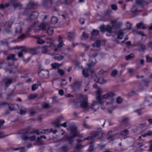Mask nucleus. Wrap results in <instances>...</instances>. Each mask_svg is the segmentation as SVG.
Returning a JSON list of instances; mask_svg holds the SVG:
<instances>
[{
  "label": "nucleus",
  "instance_id": "1a4fd4ad",
  "mask_svg": "<svg viewBox=\"0 0 152 152\" xmlns=\"http://www.w3.org/2000/svg\"><path fill=\"white\" fill-rule=\"evenodd\" d=\"M46 25L44 22L40 23L38 22H35L30 27L28 28L27 31L30 32L33 30L35 33H37L39 30H45Z\"/></svg>",
  "mask_w": 152,
  "mask_h": 152
},
{
  "label": "nucleus",
  "instance_id": "603ef678",
  "mask_svg": "<svg viewBox=\"0 0 152 152\" xmlns=\"http://www.w3.org/2000/svg\"><path fill=\"white\" fill-rule=\"evenodd\" d=\"M140 48L142 51H144L146 49L145 46L143 44H141L140 45Z\"/></svg>",
  "mask_w": 152,
  "mask_h": 152
},
{
  "label": "nucleus",
  "instance_id": "58836bf2",
  "mask_svg": "<svg viewBox=\"0 0 152 152\" xmlns=\"http://www.w3.org/2000/svg\"><path fill=\"white\" fill-rule=\"evenodd\" d=\"M88 37V35L85 32H83V33L82 35L81 36V38L82 39H86Z\"/></svg>",
  "mask_w": 152,
  "mask_h": 152
},
{
  "label": "nucleus",
  "instance_id": "5fc2aeb1",
  "mask_svg": "<svg viewBox=\"0 0 152 152\" xmlns=\"http://www.w3.org/2000/svg\"><path fill=\"white\" fill-rule=\"evenodd\" d=\"M53 0H52V3H51V2H50V1H48V3H47V7H46V6H44V5H43V6H44V7H46V8H48V7H50V6H49H49H48V5H49V4H50V5H51V7H53Z\"/></svg>",
  "mask_w": 152,
  "mask_h": 152
},
{
  "label": "nucleus",
  "instance_id": "e2e57ef3",
  "mask_svg": "<svg viewBox=\"0 0 152 152\" xmlns=\"http://www.w3.org/2000/svg\"><path fill=\"white\" fill-rule=\"evenodd\" d=\"M117 71L116 70H113L111 72V75L112 76H115L117 74Z\"/></svg>",
  "mask_w": 152,
  "mask_h": 152
},
{
  "label": "nucleus",
  "instance_id": "de8ad7c7",
  "mask_svg": "<svg viewBox=\"0 0 152 152\" xmlns=\"http://www.w3.org/2000/svg\"><path fill=\"white\" fill-rule=\"evenodd\" d=\"M43 5L47 7V4L48 3L49 1H50L51 3H52V0H42Z\"/></svg>",
  "mask_w": 152,
  "mask_h": 152
},
{
  "label": "nucleus",
  "instance_id": "c03bdc74",
  "mask_svg": "<svg viewBox=\"0 0 152 152\" xmlns=\"http://www.w3.org/2000/svg\"><path fill=\"white\" fill-rule=\"evenodd\" d=\"M91 145H90L88 149V151L89 152H91L93 151L94 150L93 145L94 144L93 143L91 142Z\"/></svg>",
  "mask_w": 152,
  "mask_h": 152
},
{
  "label": "nucleus",
  "instance_id": "49530a36",
  "mask_svg": "<svg viewBox=\"0 0 152 152\" xmlns=\"http://www.w3.org/2000/svg\"><path fill=\"white\" fill-rule=\"evenodd\" d=\"M99 33V31L97 30L94 29L92 31V35H97Z\"/></svg>",
  "mask_w": 152,
  "mask_h": 152
},
{
  "label": "nucleus",
  "instance_id": "e433bc0d",
  "mask_svg": "<svg viewBox=\"0 0 152 152\" xmlns=\"http://www.w3.org/2000/svg\"><path fill=\"white\" fill-rule=\"evenodd\" d=\"M53 32V29L52 27H50L47 30V33L49 35L52 34Z\"/></svg>",
  "mask_w": 152,
  "mask_h": 152
},
{
  "label": "nucleus",
  "instance_id": "79ce46f5",
  "mask_svg": "<svg viewBox=\"0 0 152 152\" xmlns=\"http://www.w3.org/2000/svg\"><path fill=\"white\" fill-rule=\"evenodd\" d=\"M61 150L64 152H67L68 150V147L66 145L64 146L61 148Z\"/></svg>",
  "mask_w": 152,
  "mask_h": 152
},
{
  "label": "nucleus",
  "instance_id": "ddd939ff",
  "mask_svg": "<svg viewBox=\"0 0 152 152\" xmlns=\"http://www.w3.org/2000/svg\"><path fill=\"white\" fill-rule=\"evenodd\" d=\"M39 15V13L37 12H34L32 13L31 14L28 16L27 19L28 22H30L32 20L37 18Z\"/></svg>",
  "mask_w": 152,
  "mask_h": 152
},
{
  "label": "nucleus",
  "instance_id": "c85d7f7f",
  "mask_svg": "<svg viewBox=\"0 0 152 152\" xmlns=\"http://www.w3.org/2000/svg\"><path fill=\"white\" fill-rule=\"evenodd\" d=\"M60 121L59 119H57L55 121L52 122V124L55 125L56 127H58L60 126Z\"/></svg>",
  "mask_w": 152,
  "mask_h": 152
},
{
  "label": "nucleus",
  "instance_id": "9b49d317",
  "mask_svg": "<svg viewBox=\"0 0 152 152\" xmlns=\"http://www.w3.org/2000/svg\"><path fill=\"white\" fill-rule=\"evenodd\" d=\"M15 55L14 54H10L7 56V60H10V62H11V63H9L8 67L9 68H10V67L11 66L12 67V68L13 67H15V66H14L13 65V61H16V59L15 58Z\"/></svg>",
  "mask_w": 152,
  "mask_h": 152
},
{
  "label": "nucleus",
  "instance_id": "f8f14e48",
  "mask_svg": "<svg viewBox=\"0 0 152 152\" xmlns=\"http://www.w3.org/2000/svg\"><path fill=\"white\" fill-rule=\"evenodd\" d=\"M15 79H12V80L10 78L7 77L3 78L2 80V82L5 84V89H6V88H7L11 84L13 81H15Z\"/></svg>",
  "mask_w": 152,
  "mask_h": 152
},
{
  "label": "nucleus",
  "instance_id": "3c124183",
  "mask_svg": "<svg viewBox=\"0 0 152 152\" xmlns=\"http://www.w3.org/2000/svg\"><path fill=\"white\" fill-rule=\"evenodd\" d=\"M143 82L144 84L145 85L144 87L147 88L148 85L149 81L148 80H143Z\"/></svg>",
  "mask_w": 152,
  "mask_h": 152
},
{
  "label": "nucleus",
  "instance_id": "a211bd4d",
  "mask_svg": "<svg viewBox=\"0 0 152 152\" xmlns=\"http://www.w3.org/2000/svg\"><path fill=\"white\" fill-rule=\"evenodd\" d=\"M38 75L41 78H47L48 77L49 71L48 70L44 72L40 71L38 73Z\"/></svg>",
  "mask_w": 152,
  "mask_h": 152
},
{
  "label": "nucleus",
  "instance_id": "20e7f679",
  "mask_svg": "<svg viewBox=\"0 0 152 152\" xmlns=\"http://www.w3.org/2000/svg\"><path fill=\"white\" fill-rule=\"evenodd\" d=\"M11 39V38H9L8 40V42L7 40L5 39L0 42V44L1 46H6L7 48L9 49H20V51L18 53V56L19 57H21L23 56V54L26 53L27 52V50L25 48L24 46H16L13 47L11 48H10L8 42H14L15 43L16 41L14 39H12V40H10V39Z\"/></svg>",
  "mask_w": 152,
  "mask_h": 152
},
{
  "label": "nucleus",
  "instance_id": "8fccbe9b",
  "mask_svg": "<svg viewBox=\"0 0 152 152\" xmlns=\"http://www.w3.org/2000/svg\"><path fill=\"white\" fill-rule=\"evenodd\" d=\"M38 88V86L36 84H34L32 86V90L34 91L37 89Z\"/></svg>",
  "mask_w": 152,
  "mask_h": 152
},
{
  "label": "nucleus",
  "instance_id": "4468645a",
  "mask_svg": "<svg viewBox=\"0 0 152 152\" xmlns=\"http://www.w3.org/2000/svg\"><path fill=\"white\" fill-rule=\"evenodd\" d=\"M99 134H98L96 133L94 134V135H92L91 136H89L87 137L86 138L84 139L83 140H81L80 139H78L77 140V141L78 143L81 141H84L85 140H93L95 138H98L97 137L99 136Z\"/></svg>",
  "mask_w": 152,
  "mask_h": 152
},
{
  "label": "nucleus",
  "instance_id": "4d7b16f0",
  "mask_svg": "<svg viewBox=\"0 0 152 152\" xmlns=\"http://www.w3.org/2000/svg\"><path fill=\"white\" fill-rule=\"evenodd\" d=\"M131 11L132 12H136L138 11V10L136 7V6H134L131 9Z\"/></svg>",
  "mask_w": 152,
  "mask_h": 152
},
{
  "label": "nucleus",
  "instance_id": "2f4dec72",
  "mask_svg": "<svg viewBox=\"0 0 152 152\" xmlns=\"http://www.w3.org/2000/svg\"><path fill=\"white\" fill-rule=\"evenodd\" d=\"M141 137H142L141 136H139L138 138L139 140H138V141L136 142L135 141H134V144H137V146L140 147L142 146L143 145V144L142 142H139V140L141 139Z\"/></svg>",
  "mask_w": 152,
  "mask_h": 152
},
{
  "label": "nucleus",
  "instance_id": "338daca9",
  "mask_svg": "<svg viewBox=\"0 0 152 152\" xmlns=\"http://www.w3.org/2000/svg\"><path fill=\"white\" fill-rule=\"evenodd\" d=\"M149 151H152V140L150 141Z\"/></svg>",
  "mask_w": 152,
  "mask_h": 152
},
{
  "label": "nucleus",
  "instance_id": "680f3d73",
  "mask_svg": "<svg viewBox=\"0 0 152 152\" xmlns=\"http://www.w3.org/2000/svg\"><path fill=\"white\" fill-rule=\"evenodd\" d=\"M117 29L118 28H113L111 32V33L110 34L109 33H108V31H107L108 33L106 34L107 36H111V34H112V33L113 32L115 31V30Z\"/></svg>",
  "mask_w": 152,
  "mask_h": 152
},
{
  "label": "nucleus",
  "instance_id": "39448f33",
  "mask_svg": "<svg viewBox=\"0 0 152 152\" xmlns=\"http://www.w3.org/2000/svg\"><path fill=\"white\" fill-rule=\"evenodd\" d=\"M110 24L112 26L108 25L107 26L104 25L100 26L99 27L100 29L102 32H104L107 31L110 34L113 28H119L121 26L122 23L121 22H118L116 20H112L110 21Z\"/></svg>",
  "mask_w": 152,
  "mask_h": 152
},
{
  "label": "nucleus",
  "instance_id": "c9c22d12",
  "mask_svg": "<svg viewBox=\"0 0 152 152\" xmlns=\"http://www.w3.org/2000/svg\"><path fill=\"white\" fill-rule=\"evenodd\" d=\"M58 21L57 18L53 16L51 18V23L53 24H55Z\"/></svg>",
  "mask_w": 152,
  "mask_h": 152
},
{
  "label": "nucleus",
  "instance_id": "72a5a7b5",
  "mask_svg": "<svg viewBox=\"0 0 152 152\" xmlns=\"http://www.w3.org/2000/svg\"><path fill=\"white\" fill-rule=\"evenodd\" d=\"M62 4H64V5L66 4H67V0H61L57 3L56 5L58 6Z\"/></svg>",
  "mask_w": 152,
  "mask_h": 152
},
{
  "label": "nucleus",
  "instance_id": "69168bd1",
  "mask_svg": "<svg viewBox=\"0 0 152 152\" xmlns=\"http://www.w3.org/2000/svg\"><path fill=\"white\" fill-rule=\"evenodd\" d=\"M127 69L128 72L131 74H132L134 71L133 69L130 68H128Z\"/></svg>",
  "mask_w": 152,
  "mask_h": 152
},
{
  "label": "nucleus",
  "instance_id": "a19ab883",
  "mask_svg": "<svg viewBox=\"0 0 152 152\" xmlns=\"http://www.w3.org/2000/svg\"><path fill=\"white\" fill-rule=\"evenodd\" d=\"M134 56V55L133 53L130 54L129 55L125 57V59L126 60H128L132 58Z\"/></svg>",
  "mask_w": 152,
  "mask_h": 152
},
{
  "label": "nucleus",
  "instance_id": "2eb2a0df",
  "mask_svg": "<svg viewBox=\"0 0 152 152\" xmlns=\"http://www.w3.org/2000/svg\"><path fill=\"white\" fill-rule=\"evenodd\" d=\"M15 21L17 22V23H18L19 26L15 28V32L16 33H20L21 32L22 29V27L24 25V23L23 22H19V20H15L14 22Z\"/></svg>",
  "mask_w": 152,
  "mask_h": 152
},
{
  "label": "nucleus",
  "instance_id": "a18cd8bd",
  "mask_svg": "<svg viewBox=\"0 0 152 152\" xmlns=\"http://www.w3.org/2000/svg\"><path fill=\"white\" fill-rule=\"evenodd\" d=\"M146 101L150 102L152 104V96H148L147 97V99H146Z\"/></svg>",
  "mask_w": 152,
  "mask_h": 152
},
{
  "label": "nucleus",
  "instance_id": "bf43d9fd",
  "mask_svg": "<svg viewBox=\"0 0 152 152\" xmlns=\"http://www.w3.org/2000/svg\"><path fill=\"white\" fill-rule=\"evenodd\" d=\"M111 9L114 10H116L117 9V6L114 4H112L111 5Z\"/></svg>",
  "mask_w": 152,
  "mask_h": 152
},
{
  "label": "nucleus",
  "instance_id": "6e6d98bb",
  "mask_svg": "<svg viewBox=\"0 0 152 152\" xmlns=\"http://www.w3.org/2000/svg\"><path fill=\"white\" fill-rule=\"evenodd\" d=\"M116 100L118 104L121 103L123 101L122 99L120 97H118Z\"/></svg>",
  "mask_w": 152,
  "mask_h": 152
},
{
  "label": "nucleus",
  "instance_id": "dca6fc26",
  "mask_svg": "<svg viewBox=\"0 0 152 152\" xmlns=\"http://www.w3.org/2000/svg\"><path fill=\"white\" fill-rule=\"evenodd\" d=\"M43 138L45 139H46V137L44 135H42L40 137H37L36 141V142L37 145H41L43 144L44 142L42 140Z\"/></svg>",
  "mask_w": 152,
  "mask_h": 152
},
{
  "label": "nucleus",
  "instance_id": "5701e85b",
  "mask_svg": "<svg viewBox=\"0 0 152 152\" xmlns=\"http://www.w3.org/2000/svg\"><path fill=\"white\" fill-rule=\"evenodd\" d=\"M83 146L79 143L77 144L76 146V149L74 152H81V149L83 147Z\"/></svg>",
  "mask_w": 152,
  "mask_h": 152
},
{
  "label": "nucleus",
  "instance_id": "052dcab7",
  "mask_svg": "<svg viewBox=\"0 0 152 152\" xmlns=\"http://www.w3.org/2000/svg\"><path fill=\"white\" fill-rule=\"evenodd\" d=\"M58 72L61 75H64V70L60 69H58Z\"/></svg>",
  "mask_w": 152,
  "mask_h": 152
},
{
  "label": "nucleus",
  "instance_id": "7ed1b4c3",
  "mask_svg": "<svg viewBox=\"0 0 152 152\" xmlns=\"http://www.w3.org/2000/svg\"><path fill=\"white\" fill-rule=\"evenodd\" d=\"M45 40L46 41L47 43H50V45L48 47L45 46L42 47V51L44 53L50 51L51 52L50 54L52 55L56 54L60 50V48L64 45L63 40L60 37L58 38L59 43L57 45H56L50 39L47 38Z\"/></svg>",
  "mask_w": 152,
  "mask_h": 152
},
{
  "label": "nucleus",
  "instance_id": "473e14b6",
  "mask_svg": "<svg viewBox=\"0 0 152 152\" xmlns=\"http://www.w3.org/2000/svg\"><path fill=\"white\" fill-rule=\"evenodd\" d=\"M129 118L127 117H124L122 119V122L123 124H129Z\"/></svg>",
  "mask_w": 152,
  "mask_h": 152
},
{
  "label": "nucleus",
  "instance_id": "ea45409f",
  "mask_svg": "<svg viewBox=\"0 0 152 152\" xmlns=\"http://www.w3.org/2000/svg\"><path fill=\"white\" fill-rule=\"evenodd\" d=\"M65 57V56L64 57L63 56H55L54 57V58L55 59L58 60V61H61V60L64 57Z\"/></svg>",
  "mask_w": 152,
  "mask_h": 152
},
{
  "label": "nucleus",
  "instance_id": "4c0bfd02",
  "mask_svg": "<svg viewBox=\"0 0 152 152\" xmlns=\"http://www.w3.org/2000/svg\"><path fill=\"white\" fill-rule=\"evenodd\" d=\"M37 96V94H30L28 96V98L30 99H33Z\"/></svg>",
  "mask_w": 152,
  "mask_h": 152
},
{
  "label": "nucleus",
  "instance_id": "412c9836",
  "mask_svg": "<svg viewBox=\"0 0 152 152\" xmlns=\"http://www.w3.org/2000/svg\"><path fill=\"white\" fill-rule=\"evenodd\" d=\"M136 4L140 7H143L144 4L145 3V0H135Z\"/></svg>",
  "mask_w": 152,
  "mask_h": 152
},
{
  "label": "nucleus",
  "instance_id": "a878e982",
  "mask_svg": "<svg viewBox=\"0 0 152 152\" xmlns=\"http://www.w3.org/2000/svg\"><path fill=\"white\" fill-rule=\"evenodd\" d=\"M81 86L80 83L78 82H75L73 84V87L76 89H79Z\"/></svg>",
  "mask_w": 152,
  "mask_h": 152
},
{
  "label": "nucleus",
  "instance_id": "774afa93",
  "mask_svg": "<svg viewBox=\"0 0 152 152\" xmlns=\"http://www.w3.org/2000/svg\"><path fill=\"white\" fill-rule=\"evenodd\" d=\"M143 151V150L142 148H140L137 147V150L135 152H142Z\"/></svg>",
  "mask_w": 152,
  "mask_h": 152
},
{
  "label": "nucleus",
  "instance_id": "6e6552de",
  "mask_svg": "<svg viewBox=\"0 0 152 152\" xmlns=\"http://www.w3.org/2000/svg\"><path fill=\"white\" fill-rule=\"evenodd\" d=\"M70 129L71 132L73 136H66L65 138L70 144H72L73 142L74 139L75 137L78 136L79 137H83V135L79 134V132L77 130V127L76 126H71Z\"/></svg>",
  "mask_w": 152,
  "mask_h": 152
},
{
  "label": "nucleus",
  "instance_id": "864d4df0",
  "mask_svg": "<svg viewBox=\"0 0 152 152\" xmlns=\"http://www.w3.org/2000/svg\"><path fill=\"white\" fill-rule=\"evenodd\" d=\"M42 106L43 108H47L49 107V104L47 103H44L42 104Z\"/></svg>",
  "mask_w": 152,
  "mask_h": 152
},
{
  "label": "nucleus",
  "instance_id": "4be33fe9",
  "mask_svg": "<svg viewBox=\"0 0 152 152\" xmlns=\"http://www.w3.org/2000/svg\"><path fill=\"white\" fill-rule=\"evenodd\" d=\"M136 26L137 28H142L144 30L147 27L146 25H144L141 22L136 25Z\"/></svg>",
  "mask_w": 152,
  "mask_h": 152
},
{
  "label": "nucleus",
  "instance_id": "423d86ee",
  "mask_svg": "<svg viewBox=\"0 0 152 152\" xmlns=\"http://www.w3.org/2000/svg\"><path fill=\"white\" fill-rule=\"evenodd\" d=\"M128 133V130L127 129H125L121 131L120 134L117 133L113 135H111L112 134V131H110L107 133V138L108 139L111 140L109 143L112 144L114 139L117 138V137L120 138L121 140L125 139L126 138L125 136L127 135Z\"/></svg>",
  "mask_w": 152,
  "mask_h": 152
},
{
  "label": "nucleus",
  "instance_id": "aec40b11",
  "mask_svg": "<svg viewBox=\"0 0 152 152\" xmlns=\"http://www.w3.org/2000/svg\"><path fill=\"white\" fill-rule=\"evenodd\" d=\"M38 5V4L34 2H30L26 6V8L27 9L34 8Z\"/></svg>",
  "mask_w": 152,
  "mask_h": 152
},
{
  "label": "nucleus",
  "instance_id": "c756f323",
  "mask_svg": "<svg viewBox=\"0 0 152 152\" xmlns=\"http://www.w3.org/2000/svg\"><path fill=\"white\" fill-rule=\"evenodd\" d=\"M101 45V43L100 41L99 40H96L95 42L93 44V45L94 47H99Z\"/></svg>",
  "mask_w": 152,
  "mask_h": 152
},
{
  "label": "nucleus",
  "instance_id": "bb28decb",
  "mask_svg": "<svg viewBox=\"0 0 152 152\" xmlns=\"http://www.w3.org/2000/svg\"><path fill=\"white\" fill-rule=\"evenodd\" d=\"M68 38L70 41H72L75 36V34L73 32H69L68 33Z\"/></svg>",
  "mask_w": 152,
  "mask_h": 152
},
{
  "label": "nucleus",
  "instance_id": "f257e3e1",
  "mask_svg": "<svg viewBox=\"0 0 152 152\" xmlns=\"http://www.w3.org/2000/svg\"><path fill=\"white\" fill-rule=\"evenodd\" d=\"M94 88L97 89L96 92V100H93L91 105L88 104V97L86 95H81L78 98H76L74 100H71L69 103L72 102L74 105H77L80 103L81 107L85 110L94 112L98 110L99 104L101 105L102 109H104L106 106L107 105L111 106L114 102L115 98L114 96L115 94L113 92H108L104 95L102 96V93L101 88L98 87L96 84L93 85Z\"/></svg>",
  "mask_w": 152,
  "mask_h": 152
},
{
  "label": "nucleus",
  "instance_id": "13d9d810",
  "mask_svg": "<svg viewBox=\"0 0 152 152\" xmlns=\"http://www.w3.org/2000/svg\"><path fill=\"white\" fill-rule=\"evenodd\" d=\"M146 61L147 62H151L152 61V58L150 57L148 55L146 56Z\"/></svg>",
  "mask_w": 152,
  "mask_h": 152
},
{
  "label": "nucleus",
  "instance_id": "0eeeda50",
  "mask_svg": "<svg viewBox=\"0 0 152 152\" xmlns=\"http://www.w3.org/2000/svg\"><path fill=\"white\" fill-rule=\"evenodd\" d=\"M18 134H20L22 139L24 140L25 142H29L28 144L27 145L26 147L28 148H31V145L30 143V141L34 140L36 139V136L33 135L29 137V133L27 131L23 130L20 131L18 132Z\"/></svg>",
  "mask_w": 152,
  "mask_h": 152
},
{
  "label": "nucleus",
  "instance_id": "b1692460",
  "mask_svg": "<svg viewBox=\"0 0 152 152\" xmlns=\"http://www.w3.org/2000/svg\"><path fill=\"white\" fill-rule=\"evenodd\" d=\"M124 30H120L119 31L117 34V38L119 39H122L124 35Z\"/></svg>",
  "mask_w": 152,
  "mask_h": 152
},
{
  "label": "nucleus",
  "instance_id": "09e8293b",
  "mask_svg": "<svg viewBox=\"0 0 152 152\" xmlns=\"http://www.w3.org/2000/svg\"><path fill=\"white\" fill-rule=\"evenodd\" d=\"M27 37V36L24 34L18 37V39L20 40H23Z\"/></svg>",
  "mask_w": 152,
  "mask_h": 152
},
{
  "label": "nucleus",
  "instance_id": "37998d69",
  "mask_svg": "<svg viewBox=\"0 0 152 152\" xmlns=\"http://www.w3.org/2000/svg\"><path fill=\"white\" fill-rule=\"evenodd\" d=\"M127 29L130 30L131 29L132 24L129 22H127L126 24Z\"/></svg>",
  "mask_w": 152,
  "mask_h": 152
},
{
  "label": "nucleus",
  "instance_id": "6ab92c4d",
  "mask_svg": "<svg viewBox=\"0 0 152 152\" xmlns=\"http://www.w3.org/2000/svg\"><path fill=\"white\" fill-rule=\"evenodd\" d=\"M9 110H17L19 108V106L17 104H8Z\"/></svg>",
  "mask_w": 152,
  "mask_h": 152
},
{
  "label": "nucleus",
  "instance_id": "393cba45",
  "mask_svg": "<svg viewBox=\"0 0 152 152\" xmlns=\"http://www.w3.org/2000/svg\"><path fill=\"white\" fill-rule=\"evenodd\" d=\"M44 37V36H42L38 37H37L38 39L37 40V43L40 44H42L45 42V41L41 39V38Z\"/></svg>",
  "mask_w": 152,
  "mask_h": 152
},
{
  "label": "nucleus",
  "instance_id": "0e129e2a",
  "mask_svg": "<svg viewBox=\"0 0 152 152\" xmlns=\"http://www.w3.org/2000/svg\"><path fill=\"white\" fill-rule=\"evenodd\" d=\"M48 130H49V131H46V132H50L53 133V134H55L57 132V131L56 130H54L53 129H48Z\"/></svg>",
  "mask_w": 152,
  "mask_h": 152
},
{
  "label": "nucleus",
  "instance_id": "f03ea898",
  "mask_svg": "<svg viewBox=\"0 0 152 152\" xmlns=\"http://www.w3.org/2000/svg\"><path fill=\"white\" fill-rule=\"evenodd\" d=\"M97 53V51H95L94 49L91 50L89 56V58L88 63L87 64L88 68L83 69L82 71V74L85 77H87L90 76L96 82L100 84H103L106 83V80L102 77H97L95 72L90 69L91 67L94 65L96 62L95 57L96 56Z\"/></svg>",
  "mask_w": 152,
  "mask_h": 152
},
{
  "label": "nucleus",
  "instance_id": "7c9ffc66",
  "mask_svg": "<svg viewBox=\"0 0 152 152\" xmlns=\"http://www.w3.org/2000/svg\"><path fill=\"white\" fill-rule=\"evenodd\" d=\"M152 135V132L150 130L148 131L146 133L142 134V136L143 137H145L148 136H151Z\"/></svg>",
  "mask_w": 152,
  "mask_h": 152
},
{
  "label": "nucleus",
  "instance_id": "f3484780",
  "mask_svg": "<svg viewBox=\"0 0 152 152\" xmlns=\"http://www.w3.org/2000/svg\"><path fill=\"white\" fill-rule=\"evenodd\" d=\"M49 131L48 129L46 130H39V129H36L30 132V133L31 134H34L35 133L37 135L40 134H44L46 133V131Z\"/></svg>",
  "mask_w": 152,
  "mask_h": 152
},
{
  "label": "nucleus",
  "instance_id": "cd10ccee",
  "mask_svg": "<svg viewBox=\"0 0 152 152\" xmlns=\"http://www.w3.org/2000/svg\"><path fill=\"white\" fill-rule=\"evenodd\" d=\"M61 65V64L57 63H54L51 64V66L53 69H56L60 67Z\"/></svg>",
  "mask_w": 152,
  "mask_h": 152
},
{
  "label": "nucleus",
  "instance_id": "f704fd0d",
  "mask_svg": "<svg viewBox=\"0 0 152 152\" xmlns=\"http://www.w3.org/2000/svg\"><path fill=\"white\" fill-rule=\"evenodd\" d=\"M27 111L26 109L24 107L21 108L20 110V113L21 115H24Z\"/></svg>",
  "mask_w": 152,
  "mask_h": 152
},
{
  "label": "nucleus",
  "instance_id": "9d476101",
  "mask_svg": "<svg viewBox=\"0 0 152 152\" xmlns=\"http://www.w3.org/2000/svg\"><path fill=\"white\" fill-rule=\"evenodd\" d=\"M17 0H12L13 1H14V2L13 3V2H10L11 3L10 4H9V3H6L5 5L2 4H0V9H3L5 7H8L13 5L15 8H18L19 9H20L21 8V5L20 4L18 3L15 4H14V3Z\"/></svg>",
  "mask_w": 152,
  "mask_h": 152
}]
</instances>
